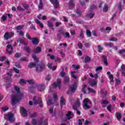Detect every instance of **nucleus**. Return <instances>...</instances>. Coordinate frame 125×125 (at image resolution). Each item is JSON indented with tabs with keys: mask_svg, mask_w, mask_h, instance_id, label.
<instances>
[{
	"mask_svg": "<svg viewBox=\"0 0 125 125\" xmlns=\"http://www.w3.org/2000/svg\"><path fill=\"white\" fill-rule=\"evenodd\" d=\"M14 89L17 94L12 95L11 100L12 105H15L16 103H18L21 100V98H22V94L20 93V88L18 86H15Z\"/></svg>",
	"mask_w": 125,
	"mask_h": 125,
	"instance_id": "nucleus-1",
	"label": "nucleus"
},
{
	"mask_svg": "<svg viewBox=\"0 0 125 125\" xmlns=\"http://www.w3.org/2000/svg\"><path fill=\"white\" fill-rule=\"evenodd\" d=\"M44 121V125H47V119H44V117H42L37 122L35 119L32 120V125H42V121Z\"/></svg>",
	"mask_w": 125,
	"mask_h": 125,
	"instance_id": "nucleus-2",
	"label": "nucleus"
},
{
	"mask_svg": "<svg viewBox=\"0 0 125 125\" xmlns=\"http://www.w3.org/2000/svg\"><path fill=\"white\" fill-rule=\"evenodd\" d=\"M83 103H84V104H83V108L85 109V110H88L89 109H90V106H89L88 104L91 105L92 103L90 102L88 99H84L83 101Z\"/></svg>",
	"mask_w": 125,
	"mask_h": 125,
	"instance_id": "nucleus-3",
	"label": "nucleus"
},
{
	"mask_svg": "<svg viewBox=\"0 0 125 125\" xmlns=\"http://www.w3.org/2000/svg\"><path fill=\"white\" fill-rule=\"evenodd\" d=\"M13 117H14V115L11 112H9L6 115V118L7 119V121H9V122L10 123H13V122H14Z\"/></svg>",
	"mask_w": 125,
	"mask_h": 125,
	"instance_id": "nucleus-4",
	"label": "nucleus"
},
{
	"mask_svg": "<svg viewBox=\"0 0 125 125\" xmlns=\"http://www.w3.org/2000/svg\"><path fill=\"white\" fill-rule=\"evenodd\" d=\"M36 69L37 72H39V71H42L44 70V64L42 62L38 64L36 66Z\"/></svg>",
	"mask_w": 125,
	"mask_h": 125,
	"instance_id": "nucleus-5",
	"label": "nucleus"
},
{
	"mask_svg": "<svg viewBox=\"0 0 125 125\" xmlns=\"http://www.w3.org/2000/svg\"><path fill=\"white\" fill-rule=\"evenodd\" d=\"M74 117V114L70 111H68L66 114V117L63 118V121H67V120H70V119L73 118Z\"/></svg>",
	"mask_w": 125,
	"mask_h": 125,
	"instance_id": "nucleus-6",
	"label": "nucleus"
},
{
	"mask_svg": "<svg viewBox=\"0 0 125 125\" xmlns=\"http://www.w3.org/2000/svg\"><path fill=\"white\" fill-rule=\"evenodd\" d=\"M13 36H14V32H6L4 35V38L5 40H8V39L12 38Z\"/></svg>",
	"mask_w": 125,
	"mask_h": 125,
	"instance_id": "nucleus-7",
	"label": "nucleus"
},
{
	"mask_svg": "<svg viewBox=\"0 0 125 125\" xmlns=\"http://www.w3.org/2000/svg\"><path fill=\"white\" fill-rule=\"evenodd\" d=\"M60 85H61V80L60 79H58L57 82H55L53 83L54 88H56V87H58L60 89Z\"/></svg>",
	"mask_w": 125,
	"mask_h": 125,
	"instance_id": "nucleus-8",
	"label": "nucleus"
},
{
	"mask_svg": "<svg viewBox=\"0 0 125 125\" xmlns=\"http://www.w3.org/2000/svg\"><path fill=\"white\" fill-rule=\"evenodd\" d=\"M3 79L6 81H10L11 79V71H9V72L7 73V74L3 76Z\"/></svg>",
	"mask_w": 125,
	"mask_h": 125,
	"instance_id": "nucleus-9",
	"label": "nucleus"
},
{
	"mask_svg": "<svg viewBox=\"0 0 125 125\" xmlns=\"http://www.w3.org/2000/svg\"><path fill=\"white\" fill-rule=\"evenodd\" d=\"M37 100V97H34L33 98V100L34 101V104L35 105H38V104H40V103H42V99L41 98H38Z\"/></svg>",
	"mask_w": 125,
	"mask_h": 125,
	"instance_id": "nucleus-10",
	"label": "nucleus"
},
{
	"mask_svg": "<svg viewBox=\"0 0 125 125\" xmlns=\"http://www.w3.org/2000/svg\"><path fill=\"white\" fill-rule=\"evenodd\" d=\"M36 86L37 87L38 91H43L44 90V88H45L44 84H40L36 85Z\"/></svg>",
	"mask_w": 125,
	"mask_h": 125,
	"instance_id": "nucleus-11",
	"label": "nucleus"
},
{
	"mask_svg": "<svg viewBox=\"0 0 125 125\" xmlns=\"http://www.w3.org/2000/svg\"><path fill=\"white\" fill-rule=\"evenodd\" d=\"M7 52L8 54H11L12 52H13V47L11 45H7Z\"/></svg>",
	"mask_w": 125,
	"mask_h": 125,
	"instance_id": "nucleus-12",
	"label": "nucleus"
},
{
	"mask_svg": "<svg viewBox=\"0 0 125 125\" xmlns=\"http://www.w3.org/2000/svg\"><path fill=\"white\" fill-rule=\"evenodd\" d=\"M20 111L22 117H26L27 116L28 114L27 113V110H26L24 107H21Z\"/></svg>",
	"mask_w": 125,
	"mask_h": 125,
	"instance_id": "nucleus-13",
	"label": "nucleus"
},
{
	"mask_svg": "<svg viewBox=\"0 0 125 125\" xmlns=\"http://www.w3.org/2000/svg\"><path fill=\"white\" fill-rule=\"evenodd\" d=\"M51 3L53 4L55 8H57L59 5L58 4V1L57 0H50Z\"/></svg>",
	"mask_w": 125,
	"mask_h": 125,
	"instance_id": "nucleus-14",
	"label": "nucleus"
},
{
	"mask_svg": "<svg viewBox=\"0 0 125 125\" xmlns=\"http://www.w3.org/2000/svg\"><path fill=\"white\" fill-rule=\"evenodd\" d=\"M81 103H80V100H78L73 105L74 110H77V108H78V107H79Z\"/></svg>",
	"mask_w": 125,
	"mask_h": 125,
	"instance_id": "nucleus-15",
	"label": "nucleus"
},
{
	"mask_svg": "<svg viewBox=\"0 0 125 125\" xmlns=\"http://www.w3.org/2000/svg\"><path fill=\"white\" fill-rule=\"evenodd\" d=\"M77 84L71 85L70 87V91L71 92H75V91H76V89H77Z\"/></svg>",
	"mask_w": 125,
	"mask_h": 125,
	"instance_id": "nucleus-16",
	"label": "nucleus"
},
{
	"mask_svg": "<svg viewBox=\"0 0 125 125\" xmlns=\"http://www.w3.org/2000/svg\"><path fill=\"white\" fill-rule=\"evenodd\" d=\"M75 7V3H74V0H70L69 2L68 7L70 9L73 8Z\"/></svg>",
	"mask_w": 125,
	"mask_h": 125,
	"instance_id": "nucleus-17",
	"label": "nucleus"
},
{
	"mask_svg": "<svg viewBox=\"0 0 125 125\" xmlns=\"http://www.w3.org/2000/svg\"><path fill=\"white\" fill-rule=\"evenodd\" d=\"M60 103L61 108H62V106H64V105H66V101L63 98V97H61Z\"/></svg>",
	"mask_w": 125,
	"mask_h": 125,
	"instance_id": "nucleus-18",
	"label": "nucleus"
},
{
	"mask_svg": "<svg viewBox=\"0 0 125 125\" xmlns=\"http://www.w3.org/2000/svg\"><path fill=\"white\" fill-rule=\"evenodd\" d=\"M47 26L49 28H51V29L53 30V31L54 30V28H53V27H54V25H53V23L51 21H48Z\"/></svg>",
	"mask_w": 125,
	"mask_h": 125,
	"instance_id": "nucleus-19",
	"label": "nucleus"
},
{
	"mask_svg": "<svg viewBox=\"0 0 125 125\" xmlns=\"http://www.w3.org/2000/svg\"><path fill=\"white\" fill-rule=\"evenodd\" d=\"M31 40H32L33 44H35V45L39 44V39H38L33 38V39H32Z\"/></svg>",
	"mask_w": 125,
	"mask_h": 125,
	"instance_id": "nucleus-20",
	"label": "nucleus"
},
{
	"mask_svg": "<svg viewBox=\"0 0 125 125\" xmlns=\"http://www.w3.org/2000/svg\"><path fill=\"white\" fill-rule=\"evenodd\" d=\"M41 51L42 48H41L40 47H36V48L33 50L34 53H40L41 52Z\"/></svg>",
	"mask_w": 125,
	"mask_h": 125,
	"instance_id": "nucleus-21",
	"label": "nucleus"
},
{
	"mask_svg": "<svg viewBox=\"0 0 125 125\" xmlns=\"http://www.w3.org/2000/svg\"><path fill=\"white\" fill-rule=\"evenodd\" d=\"M21 5L23 6L24 9H25V10H27L29 9V4L26 3L25 2L22 3Z\"/></svg>",
	"mask_w": 125,
	"mask_h": 125,
	"instance_id": "nucleus-22",
	"label": "nucleus"
},
{
	"mask_svg": "<svg viewBox=\"0 0 125 125\" xmlns=\"http://www.w3.org/2000/svg\"><path fill=\"white\" fill-rule=\"evenodd\" d=\"M97 85V79H94L92 80L91 85V86H94Z\"/></svg>",
	"mask_w": 125,
	"mask_h": 125,
	"instance_id": "nucleus-23",
	"label": "nucleus"
},
{
	"mask_svg": "<svg viewBox=\"0 0 125 125\" xmlns=\"http://www.w3.org/2000/svg\"><path fill=\"white\" fill-rule=\"evenodd\" d=\"M59 34H57L58 38H60L62 35H63L64 31H63V29H61L59 31Z\"/></svg>",
	"mask_w": 125,
	"mask_h": 125,
	"instance_id": "nucleus-24",
	"label": "nucleus"
},
{
	"mask_svg": "<svg viewBox=\"0 0 125 125\" xmlns=\"http://www.w3.org/2000/svg\"><path fill=\"white\" fill-rule=\"evenodd\" d=\"M100 93L102 94V96L103 97H104V96H106V94H107V92H106V91H105V89H102L101 90Z\"/></svg>",
	"mask_w": 125,
	"mask_h": 125,
	"instance_id": "nucleus-25",
	"label": "nucleus"
},
{
	"mask_svg": "<svg viewBox=\"0 0 125 125\" xmlns=\"http://www.w3.org/2000/svg\"><path fill=\"white\" fill-rule=\"evenodd\" d=\"M103 59L104 60V63L106 66L108 65V61H107V57L105 56H103Z\"/></svg>",
	"mask_w": 125,
	"mask_h": 125,
	"instance_id": "nucleus-26",
	"label": "nucleus"
},
{
	"mask_svg": "<svg viewBox=\"0 0 125 125\" xmlns=\"http://www.w3.org/2000/svg\"><path fill=\"white\" fill-rule=\"evenodd\" d=\"M62 36L63 38H70V34L67 32H63Z\"/></svg>",
	"mask_w": 125,
	"mask_h": 125,
	"instance_id": "nucleus-27",
	"label": "nucleus"
},
{
	"mask_svg": "<svg viewBox=\"0 0 125 125\" xmlns=\"http://www.w3.org/2000/svg\"><path fill=\"white\" fill-rule=\"evenodd\" d=\"M116 118L118 121H120L122 119V114L120 112H117L116 113Z\"/></svg>",
	"mask_w": 125,
	"mask_h": 125,
	"instance_id": "nucleus-28",
	"label": "nucleus"
},
{
	"mask_svg": "<svg viewBox=\"0 0 125 125\" xmlns=\"http://www.w3.org/2000/svg\"><path fill=\"white\" fill-rule=\"evenodd\" d=\"M91 60V59L90 58V57L88 56H86L85 57V59H84L85 63H88Z\"/></svg>",
	"mask_w": 125,
	"mask_h": 125,
	"instance_id": "nucleus-29",
	"label": "nucleus"
},
{
	"mask_svg": "<svg viewBox=\"0 0 125 125\" xmlns=\"http://www.w3.org/2000/svg\"><path fill=\"white\" fill-rule=\"evenodd\" d=\"M35 89H36V87L32 86L30 87L29 91L31 93H34V92H35Z\"/></svg>",
	"mask_w": 125,
	"mask_h": 125,
	"instance_id": "nucleus-30",
	"label": "nucleus"
},
{
	"mask_svg": "<svg viewBox=\"0 0 125 125\" xmlns=\"http://www.w3.org/2000/svg\"><path fill=\"white\" fill-rule=\"evenodd\" d=\"M118 52L122 56H125V50H120Z\"/></svg>",
	"mask_w": 125,
	"mask_h": 125,
	"instance_id": "nucleus-31",
	"label": "nucleus"
},
{
	"mask_svg": "<svg viewBox=\"0 0 125 125\" xmlns=\"http://www.w3.org/2000/svg\"><path fill=\"white\" fill-rule=\"evenodd\" d=\"M104 45H105V47H108V46H109V47H112V46H114V45L112 43H104Z\"/></svg>",
	"mask_w": 125,
	"mask_h": 125,
	"instance_id": "nucleus-32",
	"label": "nucleus"
},
{
	"mask_svg": "<svg viewBox=\"0 0 125 125\" xmlns=\"http://www.w3.org/2000/svg\"><path fill=\"white\" fill-rule=\"evenodd\" d=\"M70 80V78H69L68 76H66L64 78V83H65V84H67V83H69V81Z\"/></svg>",
	"mask_w": 125,
	"mask_h": 125,
	"instance_id": "nucleus-33",
	"label": "nucleus"
},
{
	"mask_svg": "<svg viewBox=\"0 0 125 125\" xmlns=\"http://www.w3.org/2000/svg\"><path fill=\"white\" fill-rule=\"evenodd\" d=\"M33 67H36V63L30 62L28 65V68H33Z\"/></svg>",
	"mask_w": 125,
	"mask_h": 125,
	"instance_id": "nucleus-34",
	"label": "nucleus"
},
{
	"mask_svg": "<svg viewBox=\"0 0 125 125\" xmlns=\"http://www.w3.org/2000/svg\"><path fill=\"white\" fill-rule=\"evenodd\" d=\"M101 104L102 105H107L109 104V101L107 100H104V101H102Z\"/></svg>",
	"mask_w": 125,
	"mask_h": 125,
	"instance_id": "nucleus-35",
	"label": "nucleus"
},
{
	"mask_svg": "<svg viewBox=\"0 0 125 125\" xmlns=\"http://www.w3.org/2000/svg\"><path fill=\"white\" fill-rule=\"evenodd\" d=\"M39 9H42V0H40L39 5H38Z\"/></svg>",
	"mask_w": 125,
	"mask_h": 125,
	"instance_id": "nucleus-36",
	"label": "nucleus"
},
{
	"mask_svg": "<svg viewBox=\"0 0 125 125\" xmlns=\"http://www.w3.org/2000/svg\"><path fill=\"white\" fill-rule=\"evenodd\" d=\"M17 9L20 11H25V9L22 7L21 6H18L17 7Z\"/></svg>",
	"mask_w": 125,
	"mask_h": 125,
	"instance_id": "nucleus-37",
	"label": "nucleus"
},
{
	"mask_svg": "<svg viewBox=\"0 0 125 125\" xmlns=\"http://www.w3.org/2000/svg\"><path fill=\"white\" fill-rule=\"evenodd\" d=\"M38 116V113L37 112H34V113L30 114V118H36Z\"/></svg>",
	"mask_w": 125,
	"mask_h": 125,
	"instance_id": "nucleus-38",
	"label": "nucleus"
},
{
	"mask_svg": "<svg viewBox=\"0 0 125 125\" xmlns=\"http://www.w3.org/2000/svg\"><path fill=\"white\" fill-rule=\"evenodd\" d=\"M76 74V71H71V77L74 79H77V76L75 75Z\"/></svg>",
	"mask_w": 125,
	"mask_h": 125,
	"instance_id": "nucleus-39",
	"label": "nucleus"
},
{
	"mask_svg": "<svg viewBox=\"0 0 125 125\" xmlns=\"http://www.w3.org/2000/svg\"><path fill=\"white\" fill-rule=\"evenodd\" d=\"M94 15L95 14L92 13H90L87 14V16H88V17H89L91 19H92V18H93V16H94Z\"/></svg>",
	"mask_w": 125,
	"mask_h": 125,
	"instance_id": "nucleus-40",
	"label": "nucleus"
},
{
	"mask_svg": "<svg viewBox=\"0 0 125 125\" xmlns=\"http://www.w3.org/2000/svg\"><path fill=\"white\" fill-rule=\"evenodd\" d=\"M23 27L24 25H18L16 27V29L17 30L20 31V30H22L23 29Z\"/></svg>",
	"mask_w": 125,
	"mask_h": 125,
	"instance_id": "nucleus-41",
	"label": "nucleus"
},
{
	"mask_svg": "<svg viewBox=\"0 0 125 125\" xmlns=\"http://www.w3.org/2000/svg\"><path fill=\"white\" fill-rule=\"evenodd\" d=\"M24 49H25V50H26V52H27V53H31V50H30V48H29L28 46H25L24 47Z\"/></svg>",
	"mask_w": 125,
	"mask_h": 125,
	"instance_id": "nucleus-42",
	"label": "nucleus"
},
{
	"mask_svg": "<svg viewBox=\"0 0 125 125\" xmlns=\"http://www.w3.org/2000/svg\"><path fill=\"white\" fill-rule=\"evenodd\" d=\"M109 78L111 80L110 83H111V84H112V83H114V81H113V80L114 79V77L113 76V75L110 74V75L109 76Z\"/></svg>",
	"mask_w": 125,
	"mask_h": 125,
	"instance_id": "nucleus-43",
	"label": "nucleus"
},
{
	"mask_svg": "<svg viewBox=\"0 0 125 125\" xmlns=\"http://www.w3.org/2000/svg\"><path fill=\"white\" fill-rule=\"evenodd\" d=\"M19 83L20 84H26L27 83V81H25L23 79H22L20 81Z\"/></svg>",
	"mask_w": 125,
	"mask_h": 125,
	"instance_id": "nucleus-44",
	"label": "nucleus"
},
{
	"mask_svg": "<svg viewBox=\"0 0 125 125\" xmlns=\"http://www.w3.org/2000/svg\"><path fill=\"white\" fill-rule=\"evenodd\" d=\"M26 83H28L29 84H34V83H35V81L33 80H27Z\"/></svg>",
	"mask_w": 125,
	"mask_h": 125,
	"instance_id": "nucleus-45",
	"label": "nucleus"
},
{
	"mask_svg": "<svg viewBox=\"0 0 125 125\" xmlns=\"http://www.w3.org/2000/svg\"><path fill=\"white\" fill-rule=\"evenodd\" d=\"M103 69V68L102 67V66H97L96 67L95 71L96 72H98V71H102Z\"/></svg>",
	"mask_w": 125,
	"mask_h": 125,
	"instance_id": "nucleus-46",
	"label": "nucleus"
},
{
	"mask_svg": "<svg viewBox=\"0 0 125 125\" xmlns=\"http://www.w3.org/2000/svg\"><path fill=\"white\" fill-rule=\"evenodd\" d=\"M86 34L87 37H88L89 38H90V37H91V32H90L89 30H87L86 31Z\"/></svg>",
	"mask_w": 125,
	"mask_h": 125,
	"instance_id": "nucleus-47",
	"label": "nucleus"
},
{
	"mask_svg": "<svg viewBox=\"0 0 125 125\" xmlns=\"http://www.w3.org/2000/svg\"><path fill=\"white\" fill-rule=\"evenodd\" d=\"M106 109L107 110H108L109 112H110V113H112V110H111V109H112V105H108L106 106Z\"/></svg>",
	"mask_w": 125,
	"mask_h": 125,
	"instance_id": "nucleus-48",
	"label": "nucleus"
},
{
	"mask_svg": "<svg viewBox=\"0 0 125 125\" xmlns=\"http://www.w3.org/2000/svg\"><path fill=\"white\" fill-rule=\"evenodd\" d=\"M78 125H83V122H84V119H79L78 120Z\"/></svg>",
	"mask_w": 125,
	"mask_h": 125,
	"instance_id": "nucleus-49",
	"label": "nucleus"
},
{
	"mask_svg": "<svg viewBox=\"0 0 125 125\" xmlns=\"http://www.w3.org/2000/svg\"><path fill=\"white\" fill-rule=\"evenodd\" d=\"M109 42H116V41H118V39L115 37L111 38L109 39Z\"/></svg>",
	"mask_w": 125,
	"mask_h": 125,
	"instance_id": "nucleus-50",
	"label": "nucleus"
},
{
	"mask_svg": "<svg viewBox=\"0 0 125 125\" xmlns=\"http://www.w3.org/2000/svg\"><path fill=\"white\" fill-rule=\"evenodd\" d=\"M32 58H33L34 60H35V61H36L37 62L39 61V60H38V58L37 57V56L35 54H33L32 55Z\"/></svg>",
	"mask_w": 125,
	"mask_h": 125,
	"instance_id": "nucleus-51",
	"label": "nucleus"
},
{
	"mask_svg": "<svg viewBox=\"0 0 125 125\" xmlns=\"http://www.w3.org/2000/svg\"><path fill=\"white\" fill-rule=\"evenodd\" d=\"M77 46L80 49H82V48H83V43H82V42H78Z\"/></svg>",
	"mask_w": 125,
	"mask_h": 125,
	"instance_id": "nucleus-52",
	"label": "nucleus"
},
{
	"mask_svg": "<svg viewBox=\"0 0 125 125\" xmlns=\"http://www.w3.org/2000/svg\"><path fill=\"white\" fill-rule=\"evenodd\" d=\"M103 11H104V12H107V11H108V5H106L104 6L103 8Z\"/></svg>",
	"mask_w": 125,
	"mask_h": 125,
	"instance_id": "nucleus-53",
	"label": "nucleus"
},
{
	"mask_svg": "<svg viewBox=\"0 0 125 125\" xmlns=\"http://www.w3.org/2000/svg\"><path fill=\"white\" fill-rule=\"evenodd\" d=\"M72 67L73 69H75L76 70H78V69H80V65H76L75 64L72 65Z\"/></svg>",
	"mask_w": 125,
	"mask_h": 125,
	"instance_id": "nucleus-54",
	"label": "nucleus"
},
{
	"mask_svg": "<svg viewBox=\"0 0 125 125\" xmlns=\"http://www.w3.org/2000/svg\"><path fill=\"white\" fill-rule=\"evenodd\" d=\"M88 90L89 92H91L92 93H95V90H93V89L88 87Z\"/></svg>",
	"mask_w": 125,
	"mask_h": 125,
	"instance_id": "nucleus-55",
	"label": "nucleus"
},
{
	"mask_svg": "<svg viewBox=\"0 0 125 125\" xmlns=\"http://www.w3.org/2000/svg\"><path fill=\"white\" fill-rule=\"evenodd\" d=\"M79 37H80L81 39H83V30L81 31Z\"/></svg>",
	"mask_w": 125,
	"mask_h": 125,
	"instance_id": "nucleus-56",
	"label": "nucleus"
},
{
	"mask_svg": "<svg viewBox=\"0 0 125 125\" xmlns=\"http://www.w3.org/2000/svg\"><path fill=\"white\" fill-rule=\"evenodd\" d=\"M121 72H123L124 71H125V64H122L121 66Z\"/></svg>",
	"mask_w": 125,
	"mask_h": 125,
	"instance_id": "nucleus-57",
	"label": "nucleus"
},
{
	"mask_svg": "<svg viewBox=\"0 0 125 125\" xmlns=\"http://www.w3.org/2000/svg\"><path fill=\"white\" fill-rule=\"evenodd\" d=\"M19 57H21V53H17L15 54V58H19Z\"/></svg>",
	"mask_w": 125,
	"mask_h": 125,
	"instance_id": "nucleus-58",
	"label": "nucleus"
},
{
	"mask_svg": "<svg viewBox=\"0 0 125 125\" xmlns=\"http://www.w3.org/2000/svg\"><path fill=\"white\" fill-rule=\"evenodd\" d=\"M47 104L48 105H51V104H53V103L52 102V100L49 99L48 102H47Z\"/></svg>",
	"mask_w": 125,
	"mask_h": 125,
	"instance_id": "nucleus-59",
	"label": "nucleus"
},
{
	"mask_svg": "<svg viewBox=\"0 0 125 125\" xmlns=\"http://www.w3.org/2000/svg\"><path fill=\"white\" fill-rule=\"evenodd\" d=\"M17 33H19L20 36H21V37H23V36H24V32L22 31H21L19 32L17 30Z\"/></svg>",
	"mask_w": 125,
	"mask_h": 125,
	"instance_id": "nucleus-60",
	"label": "nucleus"
},
{
	"mask_svg": "<svg viewBox=\"0 0 125 125\" xmlns=\"http://www.w3.org/2000/svg\"><path fill=\"white\" fill-rule=\"evenodd\" d=\"M52 62H49L47 64L48 68L51 69V68H52Z\"/></svg>",
	"mask_w": 125,
	"mask_h": 125,
	"instance_id": "nucleus-61",
	"label": "nucleus"
},
{
	"mask_svg": "<svg viewBox=\"0 0 125 125\" xmlns=\"http://www.w3.org/2000/svg\"><path fill=\"white\" fill-rule=\"evenodd\" d=\"M63 69H62V72H61V77H65V76L66 75V73L65 72H63Z\"/></svg>",
	"mask_w": 125,
	"mask_h": 125,
	"instance_id": "nucleus-62",
	"label": "nucleus"
},
{
	"mask_svg": "<svg viewBox=\"0 0 125 125\" xmlns=\"http://www.w3.org/2000/svg\"><path fill=\"white\" fill-rule=\"evenodd\" d=\"M21 61H25V62H27V61H28V58H27L26 57L21 58Z\"/></svg>",
	"mask_w": 125,
	"mask_h": 125,
	"instance_id": "nucleus-63",
	"label": "nucleus"
},
{
	"mask_svg": "<svg viewBox=\"0 0 125 125\" xmlns=\"http://www.w3.org/2000/svg\"><path fill=\"white\" fill-rule=\"evenodd\" d=\"M2 110H3L4 112L7 111L8 110V107L6 106H4L1 108Z\"/></svg>",
	"mask_w": 125,
	"mask_h": 125,
	"instance_id": "nucleus-64",
	"label": "nucleus"
}]
</instances>
